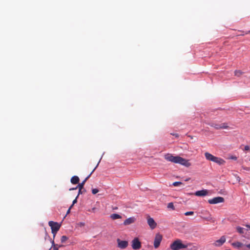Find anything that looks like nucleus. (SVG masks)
<instances>
[{"label":"nucleus","mask_w":250,"mask_h":250,"mask_svg":"<svg viewBox=\"0 0 250 250\" xmlns=\"http://www.w3.org/2000/svg\"><path fill=\"white\" fill-rule=\"evenodd\" d=\"M205 156L206 159H207L208 160L212 161V162H213V161L215 157V156H213V155H212L211 154H210L208 152H207L205 153Z\"/></svg>","instance_id":"nucleus-15"},{"label":"nucleus","mask_w":250,"mask_h":250,"mask_svg":"<svg viewBox=\"0 0 250 250\" xmlns=\"http://www.w3.org/2000/svg\"><path fill=\"white\" fill-rule=\"evenodd\" d=\"M72 208V207L71 206H70V207H69V208H68V210H67V211L66 215L70 213V210H71V208Z\"/></svg>","instance_id":"nucleus-32"},{"label":"nucleus","mask_w":250,"mask_h":250,"mask_svg":"<svg viewBox=\"0 0 250 250\" xmlns=\"http://www.w3.org/2000/svg\"><path fill=\"white\" fill-rule=\"evenodd\" d=\"M110 218L112 220H114L118 219H121L122 216L118 214L113 213L110 215Z\"/></svg>","instance_id":"nucleus-17"},{"label":"nucleus","mask_w":250,"mask_h":250,"mask_svg":"<svg viewBox=\"0 0 250 250\" xmlns=\"http://www.w3.org/2000/svg\"><path fill=\"white\" fill-rule=\"evenodd\" d=\"M51 243H52V246L53 248V250H58V249H59L58 247V245L55 244L54 240L52 241Z\"/></svg>","instance_id":"nucleus-20"},{"label":"nucleus","mask_w":250,"mask_h":250,"mask_svg":"<svg viewBox=\"0 0 250 250\" xmlns=\"http://www.w3.org/2000/svg\"><path fill=\"white\" fill-rule=\"evenodd\" d=\"M208 194V190L207 189H203L198 190L194 193V195L196 196H205Z\"/></svg>","instance_id":"nucleus-11"},{"label":"nucleus","mask_w":250,"mask_h":250,"mask_svg":"<svg viewBox=\"0 0 250 250\" xmlns=\"http://www.w3.org/2000/svg\"><path fill=\"white\" fill-rule=\"evenodd\" d=\"M131 246L133 250H136L141 249V243L139 241L138 238H135L131 242Z\"/></svg>","instance_id":"nucleus-4"},{"label":"nucleus","mask_w":250,"mask_h":250,"mask_svg":"<svg viewBox=\"0 0 250 250\" xmlns=\"http://www.w3.org/2000/svg\"><path fill=\"white\" fill-rule=\"evenodd\" d=\"M208 125H209L210 126L215 128L216 129H221V126L219 124H215L214 123H209L208 124Z\"/></svg>","instance_id":"nucleus-18"},{"label":"nucleus","mask_w":250,"mask_h":250,"mask_svg":"<svg viewBox=\"0 0 250 250\" xmlns=\"http://www.w3.org/2000/svg\"><path fill=\"white\" fill-rule=\"evenodd\" d=\"M78 188H77V186L76 187V188H71L69 189V190H75V189H77Z\"/></svg>","instance_id":"nucleus-34"},{"label":"nucleus","mask_w":250,"mask_h":250,"mask_svg":"<svg viewBox=\"0 0 250 250\" xmlns=\"http://www.w3.org/2000/svg\"><path fill=\"white\" fill-rule=\"evenodd\" d=\"M221 126V129H226L229 127L227 123H223L221 125H220Z\"/></svg>","instance_id":"nucleus-24"},{"label":"nucleus","mask_w":250,"mask_h":250,"mask_svg":"<svg viewBox=\"0 0 250 250\" xmlns=\"http://www.w3.org/2000/svg\"><path fill=\"white\" fill-rule=\"evenodd\" d=\"M78 198V195L77 196L76 198L73 201L72 204L71 205V206L72 207L73 205L76 204L77 202V199Z\"/></svg>","instance_id":"nucleus-29"},{"label":"nucleus","mask_w":250,"mask_h":250,"mask_svg":"<svg viewBox=\"0 0 250 250\" xmlns=\"http://www.w3.org/2000/svg\"><path fill=\"white\" fill-rule=\"evenodd\" d=\"M244 246L245 247H243V248H246V249L248 248V249L250 250V244L244 245Z\"/></svg>","instance_id":"nucleus-31"},{"label":"nucleus","mask_w":250,"mask_h":250,"mask_svg":"<svg viewBox=\"0 0 250 250\" xmlns=\"http://www.w3.org/2000/svg\"><path fill=\"white\" fill-rule=\"evenodd\" d=\"M194 214V212L193 211H187L185 213V215L186 216H188V215H192Z\"/></svg>","instance_id":"nucleus-27"},{"label":"nucleus","mask_w":250,"mask_h":250,"mask_svg":"<svg viewBox=\"0 0 250 250\" xmlns=\"http://www.w3.org/2000/svg\"><path fill=\"white\" fill-rule=\"evenodd\" d=\"M79 178L77 176H74L71 178V182L73 184H77L79 182Z\"/></svg>","instance_id":"nucleus-16"},{"label":"nucleus","mask_w":250,"mask_h":250,"mask_svg":"<svg viewBox=\"0 0 250 250\" xmlns=\"http://www.w3.org/2000/svg\"><path fill=\"white\" fill-rule=\"evenodd\" d=\"M99 163V162L97 164V166L93 169V170L91 172V173L89 174V175H88V176L81 183L79 184V185L77 186V188H84L83 187H84L85 182L89 178V177L91 176V174L96 169V168L98 166Z\"/></svg>","instance_id":"nucleus-7"},{"label":"nucleus","mask_w":250,"mask_h":250,"mask_svg":"<svg viewBox=\"0 0 250 250\" xmlns=\"http://www.w3.org/2000/svg\"><path fill=\"white\" fill-rule=\"evenodd\" d=\"M236 230L237 231V232L238 233H239L240 234H243L244 233V229L241 227H239V226H238L236 228Z\"/></svg>","instance_id":"nucleus-19"},{"label":"nucleus","mask_w":250,"mask_h":250,"mask_svg":"<svg viewBox=\"0 0 250 250\" xmlns=\"http://www.w3.org/2000/svg\"><path fill=\"white\" fill-rule=\"evenodd\" d=\"M231 245L233 247L236 248L238 249H241L243 250H248L246 249V248H243V247L244 246V245L242 243L238 242V241L233 242L232 243Z\"/></svg>","instance_id":"nucleus-12"},{"label":"nucleus","mask_w":250,"mask_h":250,"mask_svg":"<svg viewBox=\"0 0 250 250\" xmlns=\"http://www.w3.org/2000/svg\"><path fill=\"white\" fill-rule=\"evenodd\" d=\"M63 246L62 245H59L58 246V248H60V247H62Z\"/></svg>","instance_id":"nucleus-39"},{"label":"nucleus","mask_w":250,"mask_h":250,"mask_svg":"<svg viewBox=\"0 0 250 250\" xmlns=\"http://www.w3.org/2000/svg\"><path fill=\"white\" fill-rule=\"evenodd\" d=\"M249 33H250V31H248V32H246V33H245V34H249Z\"/></svg>","instance_id":"nucleus-38"},{"label":"nucleus","mask_w":250,"mask_h":250,"mask_svg":"<svg viewBox=\"0 0 250 250\" xmlns=\"http://www.w3.org/2000/svg\"><path fill=\"white\" fill-rule=\"evenodd\" d=\"M162 235L160 233H157L155 235L154 241V247L155 249L158 248L161 243L162 240Z\"/></svg>","instance_id":"nucleus-5"},{"label":"nucleus","mask_w":250,"mask_h":250,"mask_svg":"<svg viewBox=\"0 0 250 250\" xmlns=\"http://www.w3.org/2000/svg\"><path fill=\"white\" fill-rule=\"evenodd\" d=\"M244 169H245V170H250V168L247 167H244Z\"/></svg>","instance_id":"nucleus-35"},{"label":"nucleus","mask_w":250,"mask_h":250,"mask_svg":"<svg viewBox=\"0 0 250 250\" xmlns=\"http://www.w3.org/2000/svg\"><path fill=\"white\" fill-rule=\"evenodd\" d=\"M49 226L51 227L52 233L53 234V237L54 238L57 232L59 230L61 225L57 222H55L50 221L48 222Z\"/></svg>","instance_id":"nucleus-3"},{"label":"nucleus","mask_w":250,"mask_h":250,"mask_svg":"<svg viewBox=\"0 0 250 250\" xmlns=\"http://www.w3.org/2000/svg\"><path fill=\"white\" fill-rule=\"evenodd\" d=\"M173 135L175 136L176 137H178L179 135L178 134H174Z\"/></svg>","instance_id":"nucleus-36"},{"label":"nucleus","mask_w":250,"mask_h":250,"mask_svg":"<svg viewBox=\"0 0 250 250\" xmlns=\"http://www.w3.org/2000/svg\"><path fill=\"white\" fill-rule=\"evenodd\" d=\"M117 208H117V207H116V208H114L113 209H117Z\"/></svg>","instance_id":"nucleus-41"},{"label":"nucleus","mask_w":250,"mask_h":250,"mask_svg":"<svg viewBox=\"0 0 250 250\" xmlns=\"http://www.w3.org/2000/svg\"><path fill=\"white\" fill-rule=\"evenodd\" d=\"M193 248H194L195 250H197V247H195V246H194V247H193Z\"/></svg>","instance_id":"nucleus-40"},{"label":"nucleus","mask_w":250,"mask_h":250,"mask_svg":"<svg viewBox=\"0 0 250 250\" xmlns=\"http://www.w3.org/2000/svg\"><path fill=\"white\" fill-rule=\"evenodd\" d=\"M182 184V183L181 182H175L173 183V185L175 187L180 186Z\"/></svg>","instance_id":"nucleus-26"},{"label":"nucleus","mask_w":250,"mask_h":250,"mask_svg":"<svg viewBox=\"0 0 250 250\" xmlns=\"http://www.w3.org/2000/svg\"><path fill=\"white\" fill-rule=\"evenodd\" d=\"M229 159H232V160H237V157H236V156H231L229 158Z\"/></svg>","instance_id":"nucleus-30"},{"label":"nucleus","mask_w":250,"mask_h":250,"mask_svg":"<svg viewBox=\"0 0 250 250\" xmlns=\"http://www.w3.org/2000/svg\"><path fill=\"white\" fill-rule=\"evenodd\" d=\"M245 150H250V147L248 146H245Z\"/></svg>","instance_id":"nucleus-33"},{"label":"nucleus","mask_w":250,"mask_h":250,"mask_svg":"<svg viewBox=\"0 0 250 250\" xmlns=\"http://www.w3.org/2000/svg\"><path fill=\"white\" fill-rule=\"evenodd\" d=\"M246 227L248 228V229H250V226L249 225H246Z\"/></svg>","instance_id":"nucleus-37"},{"label":"nucleus","mask_w":250,"mask_h":250,"mask_svg":"<svg viewBox=\"0 0 250 250\" xmlns=\"http://www.w3.org/2000/svg\"><path fill=\"white\" fill-rule=\"evenodd\" d=\"M226 237L225 236H222L220 239L215 241L213 243V245L216 247H220L226 242Z\"/></svg>","instance_id":"nucleus-10"},{"label":"nucleus","mask_w":250,"mask_h":250,"mask_svg":"<svg viewBox=\"0 0 250 250\" xmlns=\"http://www.w3.org/2000/svg\"><path fill=\"white\" fill-rule=\"evenodd\" d=\"M213 162L219 165H223L225 164V161L224 159L216 156L215 157Z\"/></svg>","instance_id":"nucleus-14"},{"label":"nucleus","mask_w":250,"mask_h":250,"mask_svg":"<svg viewBox=\"0 0 250 250\" xmlns=\"http://www.w3.org/2000/svg\"><path fill=\"white\" fill-rule=\"evenodd\" d=\"M188 245L183 244L181 240L177 239L170 245V247L172 250H179L182 249H186L188 248Z\"/></svg>","instance_id":"nucleus-2"},{"label":"nucleus","mask_w":250,"mask_h":250,"mask_svg":"<svg viewBox=\"0 0 250 250\" xmlns=\"http://www.w3.org/2000/svg\"><path fill=\"white\" fill-rule=\"evenodd\" d=\"M99 192V190L97 188H94L92 189V193L93 194H95Z\"/></svg>","instance_id":"nucleus-28"},{"label":"nucleus","mask_w":250,"mask_h":250,"mask_svg":"<svg viewBox=\"0 0 250 250\" xmlns=\"http://www.w3.org/2000/svg\"><path fill=\"white\" fill-rule=\"evenodd\" d=\"M135 220L136 219L134 217H131L125 220L123 224L125 226H127L134 223Z\"/></svg>","instance_id":"nucleus-13"},{"label":"nucleus","mask_w":250,"mask_h":250,"mask_svg":"<svg viewBox=\"0 0 250 250\" xmlns=\"http://www.w3.org/2000/svg\"><path fill=\"white\" fill-rule=\"evenodd\" d=\"M117 242L118 243V247L122 249L126 248L128 245V243L126 241L121 240L120 239H117Z\"/></svg>","instance_id":"nucleus-8"},{"label":"nucleus","mask_w":250,"mask_h":250,"mask_svg":"<svg viewBox=\"0 0 250 250\" xmlns=\"http://www.w3.org/2000/svg\"><path fill=\"white\" fill-rule=\"evenodd\" d=\"M68 239V237L65 235L62 236L61 237V241L62 243H64Z\"/></svg>","instance_id":"nucleus-23"},{"label":"nucleus","mask_w":250,"mask_h":250,"mask_svg":"<svg viewBox=\"0 0 250 250\" xmlns=\"http://www.w3.org/2000/svg\"><path fill=\"white\" fill-rule=\"evenodd\" d=\"M167 208H171L172 210H174L175 209L174 206L173 205V203H172V202L169 203L168 204V205H167Z\"/></svg>","instance_id":"nucleus-21"},{"label":"nucleus","mask_w":250,"mask_h":250,"mask_svg":"<svg viewBox=\"0 0 250 250\" xmlns=\"http://www.w3.org/2000/svg\"><path fill=\"white\" fill-rule=\"evenodd\" d=\"M95 209V208H92V210H94Z\"/></svg>","instance_id":"nucleus-42"},{"label":"nucleus","mask_w":250,"mask_h":250,"mask_svg":"<svg viewBox=\"0 0 250 250\" xmlns=\"http://www.w3.org/2000/svg\"><path fill=\"white\" fill-rule=\"evenodd\" d=\"M86 191V190L84 188H79V192L78 195L79 196L81 194H83Z\"/></svg>","instance_id":"nucleus-25"},{"label":"nucleus","mask_w":250,"mask_h":250,"mask_svg":"<svg viewBox=\"0 0 250 250\" xmlns=\"http://www.w3.org/2000/svg\"><path fill=\"white\" fill-rule=\"evenodd\" d=\"M164 158L167 161L176 164H179L188 167L191 165L188 160L185 159L179 156H174L171 154L167 153L165 155Z\"/></svg>","instance_id":"nucleus-1"},{"label":"nucleus","mask_w":250,"mask_h":250,"mask_svg":"<svg viewBox=\"0 0 250 250\" xmlns=\"http://www.w3.org/2000/svg\"><path fill=\"white\" fill-rule=\"evenodd\" d=\"M147 224L151 229H155L157 226V224L154 219L148 216L147 218Z\"/></svg>","instance_id":"nucleus-9"},{"label":"nucleus","mask_w":250,"mask_h":250,"mask_svg":"<svg viewBox=\"0 0 250 250\" xmlns=\"http://www.w3.org/2000/svg\"><path fill=\"white\" fill-rule=\"evenodd\" d=\"M224 202V199L222 197H216L212 199H209L208 202L210 204H216Z\"/></svg>","instance_id":"nucleus-6"},{"label":"nucleus","mask_w":250,"mask_h":250,"mask_svg":"<svg viewBox=\"0 0 250 250\" xmlns=\"http://www.w3.org/2000/svg\"><path fill=\"white\" fill-rule=\"evenodd\" d=\"M235 75L237 76H240L241 75L243 74V72L241 71V70H236L235 71Z\"/></svg>","instance_id":"nucleus-22"}]
</instances>
